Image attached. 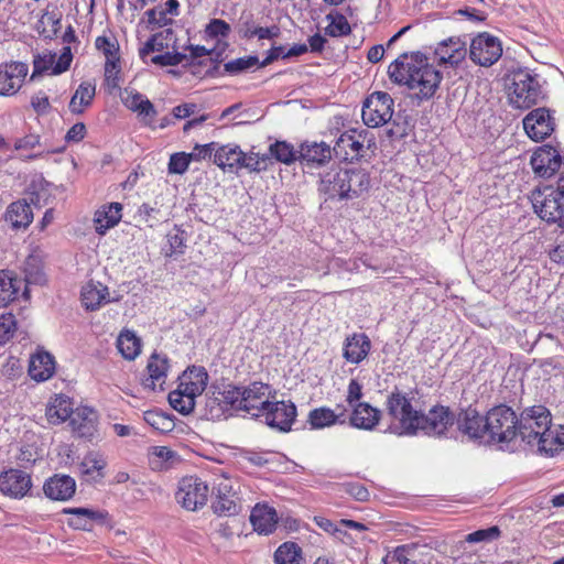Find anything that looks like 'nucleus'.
Listing matches in <instances>:
<instances>
[{
  "label": "nucleus",
  "instance_id": "obj_1",
  "mask_svg": "<svg viewBox=\"0 0 564 564\" xmlns=\"http://www.w3.org/2000/svg\"><path fill=\"white\" fill-rule=\"evenodd\" d=\"M530 163L533 172L543 178L560 171L556 184L533 191L531 202L541 219L564 229V164L558 151L550 145L541 147L532 154Z\"/></svg>",
  "mask_w": 564,
  "mask_h": 564
},
{
  "label": "nucleus",
  "instance_id": "obj_2",
  "mask_svg": "<svg viewBox=\"0 0 564 564\" xmlns=\"http://www.w3.org/2000/svg\"><path fill=\"white\" fill-rule=\"evenodd\" d=\"M388 74L393 83L414 91L412 97L419 101L431 99L442 80L441 73L419 55L403 54L389 65Z\"/></svg>",
  "mask_w": 564,
  "mask_h": 564
},
{
  "label": "nucleus",
  "instance_id": "obj_3",
  "mask_svg": "<svg viewBox=\"0 0 564 564\" xmlns=\"http://www.w3.org/2000/svg\"><path fill=\"white\" fill-rule=\"evenodd\" d=\"M369 174L362 169L333 166L321 175L318 192L328 199H354L367 193Z\"/></svg>",
  "mask_w": 564,
  "mask_h": 564
},
{
  "label": "nucleus",
  "instance_id": "obj_4",
  "mask_svg": "<svg viewBox=\"0 0 564 564\" xmlns=\"http://www.w3.org/2000/svg\"><path fill=\"white\" fill-rule=\"evenodd\" d=\"M387 415L390 419L388 431L399 436L419 434L422 410L413 403V399L399 390L392 391L386 401Z\"/></svg>",
  "mask_w": 564,
  "mask_h": 564
},
{
  "label": "nucleus",
  "instance_id": "obj_5",
  "mask_svg": "<svg viewBox=\"0 0 564 564\" xmlns=\"http://www.w3.org/2000/svg\"><path fill=\"white\" fill-rule=\"evenodd\" d=\"M518 422L512 408L506 404L494 406L485 415L488 442L500 445L502 449L511 448L517 441Z\"/></svg>",
  "mask_w": 564,
  "mask_h": 564
},
{
  "label": "nucleus",
  "instance_id": "obj_6",
  "mask_svg": "<svg viewBox=\"0 0 564 564\" xmlns=\"http://www.w3.org/2000/svg\"><path fill=\"white\" fill-rule=\"evenodd\" d=\"M542 98L541 85L536 75L527 69L513 72L509 86V100L516 108L528 109Z\"/></svg>",
  "mask_w": 564,
  "mask_h": 564
},
{
  "label": "nucleus",
  "instance_id": "obj_7",
  "mask_svg": "<svg viewBox=\"0 0 564 564\" xmlns=\"http://www.w3.org/2000/svg\"><path fill=\"white\" fill-rule=\"evenodd\" d=\"M375 145V138L368 130L349 129L337 138L333 151L336 159L354 162L364 158L366 150Z\"/></svg>",
  "mask_w": 564,
  "mask_h": 564
},
{
  "label": "nucleus",
  "instance_id": "obj_8",
  "mask_svg": "<svg viewBox=\"0 0 564 564\" xmlns=\"http://www.w3.org/2000/svg\"><path fill=\"white\" fill-rule=\"evenodd\" d=\"M552 419L550 411L543 405H534L525 409L518 422L517 440L533 445L535 440L547 431L551 426Z\"/></svg>",
  "mask_w": 564,
  "mask_h": 564
},
{
  "label": "nucleus",
  "instance_id": "obj_9",
  "mask_svg": "<svg viewBox=\"0 0 564 564\" xmlns=\"http://www.w3.org/2000/svg\"><path fill=\"white\" fill-rule=\"evenodd\" d=\"M394 101L384 91L372 93L364 102L362 121L370 128H378L388 123L393 115Z\"/></svg>",
  "mask_w": 564,
  "mask_h": 564
},
{
  "label": "nucleus",
  "instance_id": "obj_10",
  "mask_svg": "<svg viewBox=\"0 0 564 564\" xmlns=\"http://www.w3.org/2000/svg\"><path fill=\"white\" fill-rule=\"evenodd\" d=\"M208 492L205 481L196 476H187L181 479L175 498L183 508L195 511L206 505Z\"/></svg>",
  "mask_w": 564,
  "mask_h": 564
},
{
  "label": "nucleus",
  "instance_id": "obj_11",
  "mask_svg": "<svg viewBox=\"0 0 564 564\" xmlns=\"http://www.w3.org/2000/svg\"><path fill=\"white\" fill-rule=\"evenodd\" d=\"M296 414V406L293 402L270 400L267 406L262 408L261 414H258V419H262L273 430L289 432Z\"/></svg>",
  "mask_w": 564,
  "mask_h": 564
},
{
  "label": "nucleus",
  "instance_id": "obj_12",
  "mask_svg": "<svg viewBox=\"0 0 564 564\" xmlns=\"http://www.w3.org/2000/svg\"><path fill=\"white\" fill-rule=\"evenodd\" d=\"M502 55V46L498 37L484 32L476 35L470 43L469 57L480 66L494 65Z\"/></svg>",
  "mask_w": 564,
  "mask_h": 564
},
{
  "label": "nucleus",
  "instance_id": "obj_13",
  "mask_svg": "<svg viewBox=\"0 0 564 564\" xmlns=\"http://www.w3.org/2000/svg\"><path fill=\"white\" fill-rule=\"evenodd\" d=\"M455 416L448 406L434 405L427 413L422 412L419 433L431 437H442L454 424Z\"/></svg>",
  "mask_w": 564,
  "mask_h": 564
},
{
  "label": "nucleus",
  "instance_id": "obj_14",
  "mask_svg": "<svg viewBox=\"0 0 564 564\" xmlns=\"http://www.w3.org/2000/svg\"><path fill=\"white\" fill-rule=\"evenodd\" d=\"M243 387L227 384L217 397L210 398L206 402L210 419L220 417L223 411H243L246 404L242 402Z\"/></svg>",
  "mask_w": 564,
  "mask_h": 564
},
{
  "label": "nucleus",
  "instance_id": "obj_15",
  "mask_svg": "<svg viewBox=\"0 0 564 564\" xmlns=\"http://www.w3.org/2000/svg\"><path fill=\"white\" fill-rule=\"evenodd\" d=\"M234 480L221 477L214 485L215 501L213 509L218 516L230 517L239 513L240 505Z\"/></svg>",
  "mask_w": 564,
  "mask_h": 564
},
{
  "label": "nucleus",
  "instance_id": "obj_16",
  "mask_svg": "<svg viewBox=\"0 0 564 564\" xmlns=\"http://www.w3.org/2000/svg\"><path fill=\"white\" fill-rule=\"evenodd\" d=\"M555 122L551 111L546 108H536L523 119V128L534 141H542L554 131Z\"/></svg>",
  "mask_w": 564,
  "mask_h": 564
},
{
  "label": "nucleus",
  "instance_id": "obj_17",
  "mask_svg": "<svg viewBox=\"0 0 564 564\" xmlns=\"http://www.w3.org/2000/svg\"><path fill=\"white\" fill-rule=\"evenodd\" d=\"M31 487V476L24 470L10 468L0 474V492L7 497L22 499Z\"/></svg>",
  "mask_w": 564,
  "mask_h": 564
},
{
  "label": "nucleus",
  "instance_id": "obj_18",
  "mask_svg": "<svg viewBox=\"0 0 564 564\" xmlns=\"http://www.w3.org/2000/svg\"><path fill=\"white\" fill-rule=\"evenodd\" d=\"M275 392L272 391L271 387L267 383L254 381L249 386L243 387L242 402L243 412L258 417L261 414L262 408H265L271 399L274 398Z\"/></svg>",
  "mask_w": 564,
  "mask_h": 564
},
{
  "label": "nucleus",
  "instance_id": "obj_19",
  "mask_svg": "<svg viewBox=\"0 0 564 564\" xmlns=\"http://www.w3.org/2000/svg\"><path fill=\"white\" fill-rule=\"evenodd\" d=\"M466 41L459 36H452L440 42L435 48L434 55L438 64L458 66L467 55Z\"/></svg>",
  "mask_w": 564,
  "mask_h": 564
},
{
  "label": "nucleus",
  "instance_id": "obj_20",
  "mask_svg": "<svg viewBox=\"0 0 564 564\" xmlns=\"http://www.w3.org/2000/svg\"><path fill=\"white\" fill-rule=\"evenodd\" d=\"M28 74V66L24 63L13 62L0 66V95L10 96L15 94Z\"/></svg>",
  "mask_w": 564,
  "mask_h": 564
},
{
  "label": "nucleus",
  "instance_id": "obj_21",
  "mask_svg": "<svg viewBox=\"0 0 564 564\" xmlns=\"http://www.w3.org/2000/svg\"><path fill=\"white\" fill-rule=\"evenodd\" d=\"M80 300L88 311H96L102 305L119 301V297L110 295L109 289L98 281H89L82 288Z\"/></svg>",
  "mask_w": 564,
  "mask_h": 564
},
{
  "label": "nucleus",
  "instance_id": "obj_22",
  "mask_svg": "<svg viewBox=\"0 0 564 564\" xmlns=\"http://www.w3.org/2000/svg\"><path fill=\"white\" fill-rule=\"evenodd\" d=\"M97 413L93 409L82 406L74 410L69 425L76 436L90 440L97 433Z\"/></svg>",
  "mask_w": 564,
  "mask_h": 564
},
{
  "label": "nucleus",
  "instance_id": "obj_23",
  "mask_svg": "<svg viewBox=\"0 0 564 564\" xmlns=\"http://www.w3.org/2000/svg\"><path fill=\"white\" fill-rule=\"evenodd\" d=\"M333 148L326 142H304L300 147V161L308 167H318L330 161Z\"/></svg>",
  "mask_w": 564,
  "mask_h": 564
},
{
  "label": "nucleus",
  "instance_id": "obj_24",
  "mask_svg": "<svg viewBox=\"0 0 564 564\" xmlns=\"http://www.w3.org/2000/svg\"><path fill=\"white\" fill-rule=\"evenodd\" d=\"M393 556L399 564H431L433 560L431 547L419 543L398 546Z\"/></svg>",
  "mask_w": 564,
  "mask_h": 564
},
{
  "label": "nucleus",
  "instance_id": "obj_25",
  "mask_svg": "<svg viewBox=\"0 0 564 564\" xmlns=\"http://www.w3.org/2000/svg\"><path fill=\"white\" fill-rule=\"evenodd\" d=\"M23 272V296H29L28 286L31 284L41 285L45 283L46 278L43 271V259L40 251H34L26 257L22 267Z\"/></svg>",
  "mask_w": 564,
  "mask_h": 564
},
{
  "label": "nucleus",
  "instance_id": "obj_26",
  "mask_svg": "<svg viewBox=\"0 0 564 564\" xmlns=\"http://www.w3.org/2000/svg\"><path fill=\"white\" fill-rule=\"evenodd\" d=\"M381 419V411L367 402L354 405L349 417L350 425L355 429L372 431Z\"/></svg>",
  "mask_w": 564,
  "mask_h": 564
},
{
  "label": "nucleus",
  "instance_id": "obj_27",
  "mask_svg": "<svg viewBox=\"0 0 564 564\" xmlns=\"http://www.w3.org/2000/svg\"><path fill=\"white\" fill-rule=\"evenodd\" d=\"M43 490L52 500L66 501L74 496L76 482L70 476L55 475L45 481Z\"/></svg>",
  "mask_w": 564,
  "mask_h": 564
},
{
  "label": "nucleus",
  "instance_id": "obj_28",
  "mask_svg": "<svg viewBox=\"0 0 564 564\" xmlns=\"http://www.w3.org/2000/svg\"><path fill=\"white\" fill-rule=\"evenodd\" d=\"M458 430L469 438H482L487 435L485 416H481L475 409L468 408L462 411L457 417Z\"/></svg>",
  "mask_w": 564,
  "mask_h": 564
},
{
  "label": "nucleus",
  "instance_id": "obj_29",
  "mask_svg": "<svg viewBox=\"0 0 564 564\" xmlns=\"http://www.w3.org/2000/svg\"><path fill=\"white\" fill-rule=\"evenodd\" d=\"M121 99L128 109L141 116L147 123H151L158 115L153 104L144 95L133 89L126 88Z\"/></svg>",
  "mask_w": 564,
  "mask_h": 564
},
{
  "label": "nucleus",
  "instance_id": "obj_30",
  "mask_svg": "<svg viewBox=\"0 0 564 564\" xmlns=\"http://www.w3.org/2000/svg\"><path fill=\"white\" fill-rule=\"evenodd\" d=\"M371 348L370 339L365 334H352L347 337L344 344V358L351 364L361 362Z\"/></svg>",
  "mask_w": 564,
  "mask_h": 564
},
{
  "label": "nucleus",
  "instance_id": "obj_31",
  "mask_svg": "<svg viewBox=\"0 0 564 564\" xmlns=\"http://www.w3.org/2000/svg\"><path fill=\"white\" fill-rule=\"evenodd\" d=\"M207 382L208 373L205 368L193 366L184 371L180 378L178 388L194 397H198L205 391Z\"/></svg>",
  "mask_w": 564,
  "mask_h": 564
},
{
  "label": "nucleus",
  "instance_id": "obj_32",
  "mask_svg": "<svg viewBox=\"0 0 564 564\" xmlns=\"http://www.w3.org/2000/svg\"><path fill=\"white\" fill-rule=\"evenodd\" d=\"M73 412L70 398L64 394H56L48 401L45 409V416L51 425H58L67 419H70Z\"/></svg>",
  "mask_w": 564,
  "mask_h": 564
},
{
  "label": "nucleus",
  "instance_id": "obj_33",
  "mask_svg": "<svg viewBox=\"0 0 564 564\" xmlns=\"http://www.w3.org/2000/svg\"><path fill=\"white\" fill-rule=\"evenodd\" d=\"M250 522L258 533L270 534L278 523L276 511L267 505H257L251 511Z\"/></svg>",
  "mask_w": 564,
  "mask_h": 564
},
{
  "label": "nucleus",
  "instance_id": "obj_34",
  "mask_svg": "<svg viewBox=\"0 0 564 564\" xmlns=\"http://www.w3.org/2000/svg\"><path fill=\"white\" fill-rule=\"evenodd\" d=\"M55 371V361L51 354L46 351H40L33 355L30 359L29 375L37 381H46L50 379Z\"/></svg>",
  "mask_w": 564,
  "mask_h": 564
},
{
  "label": "nucleus",
  "instance_id": "obj_35",
  "mask_svg": "<svg viewBox=\"0 0 564 564\" xmlns=\"http://www.w3.org/2000/svg\"><path fill=\"white\" fill-rule=\"evenodd\" d=\"M147 369L149 377L144 380V386L152 390H155L156 386L162 388L169 370V359L165 356L153 354L149 359Z\"/></svg>",
  "mask_w": 564,
  "mask_h": 564
},
{
  "label": "nucleus",
  "instance_id": "obj_36",
  "mask_svg": "<svg viewBox=\"0 0 564 564\" xmlns=\"http://www.w3.org/2000/svg\"><path fill=\"white\" fill-rule=\"evenodd\" d=\"M96 95V85L90 82L79 84L68 104L72 113H83L91 104Z\"/></svg>",
  "mask_w": 564,
  "mask_h": 564
},
{
  "label": "nucleus",
  "instance_id": "obj_37",
  "mask_svg": "<svg viewBox=\"0 0 564 564\" xmlns=\"http://www.w3.org/2000/svg\"><path fill=\"white\" fill-rule=\"evenodd\" d=\"M23 282L9 270L0 271V307L7 306L18 297Z\"/></svg>",
  "mask_w": 564,
  "mask_h": 564
},
{
  "label": "nucleus",
  "instance_id": "obj_38",
  "mask_svg": "<svg viewBox=\"0 0 564 564\" xmlns=\"http://www.w3.org/2000/svg\"><path fill=\"white\" fill-rule=\"evenodd\" d=\"M243 160V151L237 144H225L217 148L214 154V163L221 169H240Z\"/></svg>",
  "mask_w": 564,
  "mask_h": 564
},
{
  "label": "nucleus",
  "instance_id": "obj_39",
  "mask_svg": "<svg viewBox=\"0 0 564 564\" xmlns=\"http://www.w3.org/2000/svg\"><path fill=\"white\" fill-rule=\"evenodd\" d=\"M33 220L31 206L25 200H18L9 205L6 221L13 229L26 228Z\"/></svg>",
  "mask_w": 564,
  "mask_h": 564
},
{
  "label": "nucleus",
  "instance_id": "obj_40",
  "mask_svg": "<svg viewBox=\"0 0 564 564\" xmlns=\"http://www.w3.org/2000/svg\"><path fill=\"white\" fill-rule=\"evenodd\" d=\"M122 205L120 203H111L99 209L95 214L96 231L105 235L106 231L115 227L121 219Z\"/></svg>",
  "mask_w": 564,
  "mask_h": 564
},
{
  "label": "nucleus",
  "instance_id": "obj_41",
  "mask_svg": "<svg viewBox=\"0 0 564 564\" xmlns=\"http://www.w3.org/2000/svg\"><path fill=\"white\" fill-rule=\"evenodd\" d=\"M533 445L538 446V451L540 454L545 456H553L558 451L564 448V432H558L555 430H551V426L547 427V431H543L534 442Z\"/></svg>",
  "mask_w": 564,
  "mask_h": 564
},
{
  "label": "nucleus",
  "instance_id": "obj_42",
  "mask_svg": "<svg viewBox=\"0 0 564 564\" xmlns=\"http://www.w3.org/2000/svg\"><path fill=\"white\" fill-rule=\"evenodd\" d=\"M107 463L105 458L98 453H89L86 455L80 465V474L87 481H99L104 478V469Z\"/></svg>",
  "mask_w": 564,
  "mask_h": 564
},
{
  "label": "nucleus",
  "instance_id": "obj_43",
  "mask_svg": "<svg viewBox=\"0 0 564 564\" xmlns=\"http://www.w3.org/2000/svg\"><path fill=\"white\" fill-rule=\"evenodd\" d=\"M344 422L345 409H341V412L336 414L334 410L322 406L312 410L308 414V423L311 424L312 429H324L336 423Z\"/></svg>",
  "mask_w": 564,
  "mask_h": 564
},
{
  "label": "nucleus",
  "instance_id": "obj_44",
  "mask_svg": "<svg viewBox=\"0 0 564 564\" xmlns=\"http://www.w3.org/2000/svg\"><path fill=\"white\" fill-rule=\"evenodd\" d=\"M117 348L127 360H134L141 352V340L134 332L123 329L117 338Z\"/></svg>",
  "mask_w": 564,
  "mask_h": 564
},
{
  "label": "nucleus",
  "instance_id": "obj_45",
  "mask_svg": "<svg viewBox=\"0 0 564 564\" xmlns=\"http://www.w3.org/2000/svg\"><path fill=\"white\" fill-rule=\"evenodd\" d=\"M302 550L294 542H284L274 552L275 564H301Z\"/></svg>",
  "mask_w": 564,
  "mask_h": 564
},
{
  "label": "nucleus",
  "instance_id": "obj_46",
  "mask_svg": "<svg viewBox=\"0 0 564 564\" xmlns=\"http://www.w3.org/2000/svg\"><path fill=\"white\" fill-rule=\"evenodd\" d=\"M195 398L180 388L169 393L171 406L182 414H189L194 410Z\"/></svg>",
  "mask_w": 564,
  "mask_h": 564
},
{
  "label": "nucleus",
  "instance_id": "obj_47",
  "mask_svg": "<svg viewBox=\"0 0 564 564\" xmlns=\"http://www.w3.org/2000/svg\"><path fill=\"white\" fill-rule=\"evenodd\" d=\"M166 242L169 248L165 249L166 257L183 254L186 249V232L180 227L175 226L166 235Z\"/></svg>",
  "mask_w": 564,
  "mask_h": 564
},
{
  "label": "nucleus",
  "instance_id": "obj_48",
  "mask_svg": "<svg viewBox=\"0 0 564 564\" xmlns=\"http://www.w3.org/2000/svg\"><path fill=\"white\" fill-rule=\"evenodd\" d=\"M144 421L154 430L167 433L174 429V421L165 413L158 410H149L143 413Z\"/></svg>",
  "mask_w": 564,
  "mask_h": 564
},
{
  "label": "nucleus",
  "instance_id": "obj_49",
  "mask_svg": "<svg viewBox=\"0 0 564 564\" xmlns=\"http://www.w3.org/2000/svg\"><path fill=\"white\" fill-rule=\"evenodd\" d=\"M269 154L278 162L291 164L296 160L294 147L285 141H275L269 147Z\"/></svg>",
  "mask_w": 564,
  "mask_h": 564
},
{
  "label": "nucleus",
  "instance_id": "obj_50",
  "mask_svg": "<svg viewBox=\"0 0 564 564\" xmlns=\"http://www.w3.org/2000/svg\"><path fill=\"white\" fill-rule=\"evenodd\" d=\"M172 33V30L167 29L164 32L153 34L139 50V56L141 59H145L150 53L163 51L167 46L165 40L167 35Z\"/></svg>",
  "mask_w": 564,
  "mask_h": 564
},
{
  "label": "nucleus",
  "instance_id": "obj_51",
  "mask_svg": "<svg viewBox=\"0 0 564 564\" xmlns=\"http://www.w3.org/2000/svg\"><path fill=\"white\" fill-rule=\"evenodd\" d=\"M326 19L330 20L329 24L325 29L326 34H328L329 36H344L350 33V25L343 14H328Z\"/></svg>",
  "mask_w": 564,
  "mask_h": 564
},
{
  "label": "nucleus",
  "instance_id": "obj_52",
  "mask_svg": "<svg viewBox=\"0 0 564 564\" xmlns=\"http://www.w3.org/2000/svg\"><path fill=\"white\" fill-rule=\"evenodd\" d=\"M260 67V62L257 56H245L227 62L224 67L229 74H239L252 67Z\"/></svg>",
  "mask_w": 564,
  "mask_h": 564
},
{
  "label": "nucleus",
  "instance_id": "obj_53",
  "mask_svg": "<svg viewBox=\"0 0 564 564\" xmlns=\"http://www.w3.org/2000/svg\"><path fill=\"white\" fill-rule=\"evenodd\" d=\"M500 529L497 525L480 529L465 536L467 543L491 542L500 536Z\"/></svg>",
  "mask_w": 564,
  "mask_h": 564
},
{
  "label": "nucleus",
  "instance_id": "obj_54",
  "mask_svg": "<svg viewBox=\"0 0 564 564\" xmlns=\"http://www.w3.org/2000/svg\"><path fill=\"white\" fill-rule=\"evenodd\" d=\"M139 217L145 221L150 227L155 226L156 224L161 223L165 215L162 214L161 209L151 206L150 204H142L138 209Z\"/></svg>",
  "mask_w": 564,
  "mask_h": 564
},
{
  "label": "nucleus",
  "instance_id": "obj_55",
  "mask_svg": "<svg viewBox=\"0 0 564 564\" xmlns=\"http://www.w3.org/2000/svg\"><path fill=\"white\" fill-rule=\"evenodd\" d=\"M192 160H193V158H192L191 153L187 154L184 152H180V153L172 154L170 158V161H169V166H167L169 173L170 174H184L187 171L188 165Z\"/></svg>",
  "mask_w": 564,
  "mask_h": 564
},
{
  "label": "nucleus",
  "instance_id": "obj_56",
  "mask_svg": "<svg viewBox=\"0 0 564 564\" xmlns=\"http://www.w3.org/2000/svg\"><path fill=\"white\" fill-rule=\"evenodd\" d=\"M120 65L119 57L108 58L105 63V80L111 88H118L120 85Z\"/></svg>",
  "mask_w": 564,
  "mask_h": 564
},
{
  "label": "nucleus",
  "instance_id": "obj_57",
  "mask_svg": "<svg viewBox=\"0 0 564 564\" xmlns=\"http://www.w3.org/2000/svg\"><path fill=\"white\" fill-rule=\"evenodd\" d=\"M17 330V321L13 314L6 313L0 316V345L10 340Z\"/></svg>",
  "mask_w": 564,
  "mask_h": 564
},
{
  "label": "nucleus",
  "instance_id": "obj_58",
  "mask_svg": "<svg viewBox=\"0 0 564 564\" xmlns=\"http://www.w3.org/2000/svg\"><path fill=\"white\" fill-rule=\"evenodd\" d=\"M56 59V54L52 53L50 51L43 52L42 54H39L35 56L33 65H34V74H41L48 69L54 68Z\"/></svg>",
  "mask_w": 564,
  "mask_h": 564
},
{
  "label": "nucleus",
  "instance_id": "obj_59",
  "mask_svg": "<svg viewBox=\"0 0 564 564\" xmlns=\"http://www.w3.org/2000/svg\"><path fill=\"white\" fill-rule=\"evenodd\" d=\"M186 55L178 52H166L165 54L155 55L151 62L161 66H176L186 59Z\"/></svg>",
  "mask_w": 564,
  "mask_h": 564
},
{
  "label": "nucleus",
  "instance_id": "obj_60",
  "mask_svg": "<svg viewBox=\"0 0 564 564\" xmlns=\"http://www.w3.org/2000/svg\"><path fill=\"white\" fill-rule=\"evenodd\" d=\"M206 34L209 37H227L230 33V25L220 19H213L210 22L206 25L205 29Z\"/></svg>",
  "mask_w": 564,
  "mask_h": 564
},
{
  "label": "nucleus",
  "instance_id": "obj_61",
  "mask_svg": "<svg viewBox=\"0 0 564 564\" xmlns=\"http://www.w3.org/2000/svg\"><path fill=\"white\" fill-rule=\"evenodd\" d=\"M67 514H74L78 517H85L89 520L104 521L108 513L105 511H97L88 508H68L64 510Z\"/></svg>",
  "mask_w": 564,
  "mask_h": 564
},
{
  "label": "nucleus",
  "instance_id": "obj_62",
  "mask_svg": "<svg viewBox=\"0 0 564 564\" xmlns=\"http://www.w3.org/2000/svg\"><path fill=\"white\" fill-rule=\"evenodd\" d=\"M145 14L148 17V22L151 25L162 28L172 23V19L167 18L166 11L163 9L153 8L148 10Z\"/></svg>",
  "mask_w": 564,
  "mask_h": 564
},
{
  "label": "nucleus",
  "instance_id": "obj_63",
  "mask_svg": "<svg viewBox=\"0 0 564 564\" xmlns=\"http://www.w3.org/2000/svg\"><path fill=\"white\" fill-rule=\"evenodd\" d=\"M57 59H55V65H54V68H53V75H58V74H62L64 72H66L69 66H70V62H72V52H70V47L68 46H65L63 48V52L62 54L57 57Z\"/></svg>",
  "mask_w": 564,
  "mask_h": 564
},
{
  "label": "nucleus",
  "instance_id": "obj_64",
  "mask_svg": "<svg viewBox=\"0 0 564 564\" xmlns=\"http://www.w3.org/2000/svg\"><path fill=\"white\" fill-rule=\"evenodd\" d=\"M95 44H96L97 50L101 51L105 54L106 59L115 58V57L118 56L117 55L118 47L108 37H106V36H98L96 39Z\"/></svg>",
  "mask_w": 564,
  "mask_h": 564
}]
</instances>
